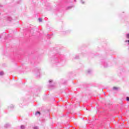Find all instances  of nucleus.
<instances>
[{
	"label": "nucleus",
	"mask_w": 129,
	"mask_h": 129,
	"mask_svg": "<svg viewBox=\"0 0 129 129\" xmlns=\"http://www.w3.org/2000/svg\"><path fill=\"white\" fill-rule=\"evenodd\" d=\"M113 90H117V89H118V88L114 87L113 88Z\"/></svg>",
	"instance_id": "1"
},
{
	"label": "nucleus",
	"mask_w": 129,
	"mask_h": 129,
	"mask_svg": "<svg viewBox=\"0 0 129 129\" xmlns=\"http://www.w3.org/2000/svg\"><path fill=\"white\" fill-rule=\"evenodd\" d=\"M3 75H4V72H0V76H3Z\"/></svg>",
	"instance_id": "2"
},
{
	"label": "nucleus",
	"mask_w": 129,
	"mask_h": 129,
	"mask_svg": "<svg viewBox=\"0 0 129 129\" xmlns=\"http://www.w3.org/2000/svg\"><path fill=\"white\" fill-rule=\"evenodd\" d=\"M21 129H25V125H22L21 126Z\"/></svg>",
	"instance_id": "3"
},
{
	"label": "nucleus",
	"mask_w": 129,
	"mask_h": 129,
	"mask_svg": "<svg viewBox=\"0 0 129 129\" xmlns=\"http://www.w3.org/2000/svg\"><path fill=\"white\" fill-rule=\"evenodd\" d=\"M36 115L37 114H41V112H40L39 111H37L36 112V113H35Z\"/></svg>",
	"instance_id": "4"
},
{
	"label": "nucleus",
	"mask_w": 129,
	"mask_h": 129,
	"mask_svg": "<svg viewBox=\"0 0 129 129\" xmlns=\"http://www.w3.org/2000/svg\"><path fill=\"white\" fill-rule=\"evenodd\" d=\"M126 37L127 38V39H129V33L128 34H127L126 35Z\"/></svg>",
	"instance_id": "5"
},
{
	"label": "nucleus",
	"mask_w": 129,
	"mask_h": 129,
	"mask_svg": "<svg viewBox=\"0 0 129 129\" xmlns=\"http://www.w3.org/2000/svg\"><path fill=\"white\" fill-rule=\"evenodd\" d=\"M38 21H39V22H42V18H39V19H38Z\"/></svg>",
	"instance_id": "6"
},
{
	"label": "nucleus",
	"mask_w": 129,
	"mask_h": 129,
	"mask_svg": "<svg viewBox=\"0 0 129 129\" xmlns=\"http://www.w3.org/2000/svg\"><path fill=\"white\" fill-rule=\"evenodd\" d=\"M70 9H72V6L69 7L67 8V10H69Z\"/></svg>",
	"instance_id": "7"
},
{
	"label": "nucleus",
	"mask_w": 129,
	"mask_h": 129,
	"mask_svg": "<svg viewBox=\"0 0 129 129\" xmlns=\"http://www.w3.org/2000/svg\"><path fill=\"white\" fill-rule=\"evenodd\" d=\"M34 129H39V127H38V126H35Z\"/></svg>",
	"instance_id": "8"
},
{
	"label": "nucleus",
	"mask_w": 129,
	"mask_h": 129,
	"mask_svg": "<svg viewBox=\"0 0 129 129\" xmlns=\"http://www.w3.org/2000/svg\"><path fill=\"white\" fill-rule=\"evenodd\" d=\"M126 100L127 101H129V97H126Z\"/></svg>",
	"instance_id": "9"
},
{
	"label": "nucleus",
	"mask_w": 129,
	"mask_h": 129,
	"mask_svg": "<svg viewBox=\"0 0 129 129\" xmlns=\"http://www.w3.org/2000/svg\"><path fill=\"white\" fill-rule=\"evenodd\" d=\"M91 72V70H88V73H90Z\"/></svg>",
	"instance_id": "10"
},
{
	"label": "nucleus",
	"mask_w": 129,
	"mask_h": 129,
	"mask_svg": "<svg viewBox=\"0 0 129 129\" xmlns=\"http://www.w3.org/2000/svg\"><path fill=\"white\" fill-rule=\"evenodd\" d=\"M11 20H12V18H11V17H9V18H8V20H9V21H11Z\"/></svg>",
	"instance_id": "11"
},
{
	"label": "nucleus",
	"mask_w": 129,
	"mask_h": 129,
	"mask_svg": "<svg viewBox=\"0 0 129 129\" xmlns=\"http://www.w3.org/2000/svg\"><path fill=\"white\" fill-rule=\"evenodd\" d=\"M125 42L126 43L128 42V45H129V40H125Z\"/></svg>",
	"instance_id": "12"
},
{
	"label": "nucleus",
	"mask_w": 129,
	"mask_h": 129,
	"mask_svg": "<svg viewBox=\"0 0 129 129\" xmlns=\"http://www.w3.org/2000/svg\"><path fill=\"white\" fill-rule=\"evenodd\" d=\"M53 81H52V80H49V83H51V82H52Z\"/></svg>",
	"instance_id": "13"
},
{
	"label": "nucleus",
	"mask_w": 129,
	"mask_h": 129,
	"mask_svg": "<svg viewBox=\"0 0 129 129\" xmlns=\"http://www.w3.org/2000/svg\"><path fill=\"white\" fill-rule=\"evenodd\" d=\"M81 2H82V4H84V2L82 1V0H81Z\"/></svg>",
	"instance_id": "14"
},
{
	"label": "nucleus",
	"mask_w": 129,
	"mask_h": 129,
	"mask_svg": "<svg viewBox=\"0 0 129 129\" xmlns=\"http://www.w3.org/2000/svg\"><path fill=\"white\" fill-rule=\"evenodd\" d=\"M78 58H79V56H76V59H78Z\"/></svg>",
	"instance_id": "15"
},
{
	"label": "nucleus",
	"mask_w": 129,
	"mask_h": 129,
	"mask_svg": "<svg viewBox=\"0 0 129 129\" xmlns=\"http://www.w3.org/2000/svg\"><path fill=\"white\" fill-rule=\"evenodd\" d=\"M74 2H76V0H74Z\"/></svg>",
	"instance_id": "16"
},
{
	"label": "nucleus",
	"mask_w": 129,
	"mask_h": 129,
	"mask_svg": "<svg viewBox=\"0 0 129 129\" xmlns=\"http://www.w3.org/2000/svg\"><path fill=\"white\" fill-rule=\"evenodd\" d=\"M0 7H2V6H1V5H0Z\"/></svg>",
	"instance_id": "17"
}]
</instances>
